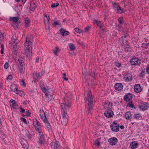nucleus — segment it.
<instances>
[{
  "instance_id": "6e6d98bb",
  "label": "nucleus",
  "mask_w": 149,
  "mask_h": 149,
  "mask_svg": "<svg viewBox=\"0 0 149 149\" xmlns=\"http://www.w3.org/2000/svg\"><path fill=\"white\" fill-rule=\"evenodd\" d=\"M63 77L64 79L66 81H67L68 80V78H66L65 77L66 74L65 73H63Z\"/></svg>"
},
{
  "instance_id": "39448f33",
  "label": "nucleus",
  "mask_w": 149,
  "mask_h": 149,
  "mask_svg": "<svg viewBox=\"0 0 149 149\" xmlns=\"http://www.w3.org/2000/svg\"><path fill=\"white\" fill-rule=\"evenodd\" d=\"M19 41L17 39H14L12 38L10 44L13 45V49L15 51V52L16 51H17V44L18 43Z\"/></svg>"
},
{
  "instance_id": "412c9836",
  "label": "nucleus",
  "mask_w": 149,
  "mask_h": 149,
  "mask_svg": "<svg viewBox=\"0 0 149 149\" xmlns=\"http://www.w3.org/2000/svg\"><path fill=\"white\" fill-rule=\"evenodd\" d=\"M36 5L35 3L31 4L29 8L31 11H33L35 10L36 7Z\"/></svg>"
},
{
  "instance_id": "13d9d810",
  "label": "nucleus",
  "mask_w": 149,
  "mask_h": 149,
  "mask_svg": "<svg viewBox=\"0 0 149 149\" xmlns=\"http://www.w3.org/2000/svg\"><path fill=\"white\" fill-rule=\"evenodd\" d=\"M19 109H20V112H21L22 113H24L25 112V109L23 108H22L21 107H19Z\"/></svg>"
},
{
  "instance_id": "1a4fd4ad",
  "label": "nucleus",
  "mask_w": 149,
  "mask_h": 149,
  "mask_svg": "<svg viewBox=\"0 0 149 149\" xmlns=\"http://www.w3.org/2000/svg\"><path fill=\"white\" fill-rule=\"evenodd\" d=\"M109 142L112 146L116 145L118 142V140L115 137H113L109 139Z\"/></svg>"
},
{
  "instance_id": "0e129e2a",
  "label": "nucleus",
  "mask_w": 149,
  "mask_h": 149,
  "mask_svg": "<svg viewBox=\"0 0 149 149\" xmlns=\"http://www.w3.org/2000/svg\"><path fill=\"white\" fill-rule=\"evenodd\" d=\"M35 127H36V128L38 130H40V125H36V126H34Z\"/></svg>"
},
{
  "instance_id": "e433bc0d",
  "label": "nucleus",
  "mask_w": 149,
  "mask_h": 149,
  "mask_svg": "<svg viewBox=\"0 0 149 149\" xmlns=\"http://www.w3.org/2000/svg\"><path fill=\"white\" fill-rule=\"evenodd\" d=\"M123 18L122 17H120L118 18V20L120 24H122L123 23Z\"/></svg>"
},
{
  "instance_id": "774afa93",
  "label": "nucleus",
  "mask_w": 149,
  "mask_h": 149,
  "mask_svg": "<svg viewBox=\"0 0 149 149\" xmlns=\"http://www.w3.org/2000/svg\"><path fill=\"white\" fill-rule=\"evenodd\" d=\"M148 68H146V71L147 73L149 74V66H148Z\"/></svg>"
},
{
  "instance_id": "37998d69",
  "label": "nucleus",
  "mask_w": 149,
  "mask_h": 149,
  "mask_svg": "<svg viewBox=\"0 0 149 149\" xmlns=\"http://www.w3.org/2000/svg\"><path fill=\"white\" fill-rule=\"evenodd\" d=\"M1 53L2 54L3 53L4 45L3 44H1Z\"/></svg>"
},
{
  "instance_id": "052dcab7",
  "label": "nucleus",
  "mask_w": 149,
  "mask_h": 149,
  "mask_svg": "<svg viewBox=\"0 0 149 149\" xmlns=\"http://www.w3.org/2000/svg\"><path fill=\"white\" fill-rule=\"evenodd\" d=\"M21 119L26 124H27L26 119L23 118H21Z\"/></svg>"
},
{
  "instance_id": "f03ea898",
  "label": "nucleus",
  "mask_w": 149,
  "mask_h": 149,
  "mask_svg": "<svg viewBox=\"0 0 149 149\" xmlns=\"http://www.w3.org/2000/svg\"><path fill=\"white\" fill-rule=\"evenodd\" d=\"M94 97L91 93V91H88L87 94V97L86 99V102L87 105V108L88 109V115L91 113V111L93 109V107L94 105L93 102Z\"/></svg>"
},
{
  "instance_id": "423d86ee",
  "label": "nucleus",
  "mask_w": 149,
  "mask_h": 149,
  "mask_svg": "<svg viewBox=\"0 0 149 149\" xmlns=\"http://www.w3.org/2000/svg\"><path fill=\"white\" fill-rule=\"evenodd\" d=\"M130 61L131 65H137L140 63L141 60L138 58L135 57L132 58Z\"/></svg>"
},
{
  "instance_id": "09e8293b",
  "label": "nucleus",
  "mask_w": 149,
  "mask_h": 149,
  "mask_svg": "<svg viewBox=\"0 0 149 149\" xmlns=\"http://www.w3.org/2000/svg\"><path fill=\"white\" fill-rule=\"evenodd\" d=\"M118 5L116 3H114L113 5V7L114 9L116 10V9L118 7Z\"/></svg>"
},
{
  "instance_id": "9d476101",
  "label": "nucleus",
  "mask_w": 149,
  "mask_h": 149,
  "mask_svg": "<svg viewBox=\"0 0 149 149\" xmlns=\"http://www.w3.org/2000/svg\"><path fill=\"white\" fill-rule=\"evenodd\" d=\"M21 144L23 148H27L28 147L27 142L24 139H22L20 141Z\"/></svg>"
},
{
  "instance_id": "de8ad7c7",
  "label": "nucleus",
  "mask_w": 149,
  "mask_h": 149,
  "mask_svg": "<svg viewBox=\"0 0 149 149\" xmlns=\"http://www.w3.org/2000/svg\"><path fill=\"white\" fill-rule=\"evenodd\" d=\"M90 28V27L88 26L85 27L84 29V30H83V31H84V32H87L88 31Z\"/></svg>"
},
{
  "instance_id": "0eeeda50",
  "label": "nucleus",
  "mask_w": 149,
  "mask_h": 149,
  "mask_svg": "<svg viewBox=\"0 0 149 149\" xmlns=\"http://www.w3.org/2000/svg\"><path fill=\"white\" fill-rule=\"evenodd\" d=\"M111 127L113 131L117 132L119 131V127L118 125L114 122L111 125Z\"/></svg>"
},
{
  "instance_id": "680f3d73",
  "label": "nucleus",
  "mask_w": 149,
  "mask_h": 149,
  "mask_svg": "<svg viewBox=\"0 0 149 149\" xmlns=\"http://www.w3.org/2000/svg\"><path fill=\"white\" fill-rule=\"evenodd\" d=\"M26 113L27 116H30L31 114V113L29 112V110H27L26 111Z\"/></svg>"
},
{
  "instance_id": "69168bd1",
  "label": "nucleus",
  "mask_w": 149,
  "mask_h": 149,
  "mask_svg": "<svg viewBox=\"0 0 149 149\" xmlns=\"http://www.w3.org/2000/svg\"><path fill=\"white\" fill-rule=\"evenodd\" d=\"M114 63V64L116 65H121L120 63H117V62L115 61Z\"/></svg>"
},
{
  "instance_id": "338daca9",
  "label": "nucleus",
  "mask_w": 149,
  "mask_h": 149,
  "mask_svg": "<svg viewBox=\"0 0 149 149\" xmlns=\"http://www.w3.org/2000/svg\"><path fill=\"white\" fill-rule=\"evenodd\" d=\"M39 59H40V58L39 57H37V58L36 59V63L38 62L39 61Z\"/></svg>"
},
{
  "instance_id": "c85d7f7f",
  "label": "nucleus",
  "mask_w": 149,
  "mask_h": 149,
  "mask_svg": "<svg viewBox=\"0 0 149 149\" xmlns=\"http://www.w3.org/2000/svg\"><path fill=\"white\" fill-rule=\"evenodd\" d=\"M11 21H13L14 22H17L18 20V18L17 17H11L10 18Z\"/></svg>"
},
{
  "instance_id": "49530a36",
  "label": "nucleus",
  "mask_w": 149,
  "mask_h": 149,
  "mask_svg": "<svg viewBox=\"0 0 149 149\" xmlns=\"http://www.w3.org/2000/svg\"><path fill=\"white\" fill-rule=\"evenodd\" d=\"M38 132L39 133L40 138L41 139H44V136L43 134H42V133L40 131H39Z\"/></svg>"
},
{
  "instance_id": "dca6fc26",
  "label": "nucleus",
  "mask_w": 149,
  "mask_h": 149,
  "mask_svg": "<svg viewBox=\"0 0 149 149\" xmlns=\"http://www.w3.org/2000/svg\"><path fill=\"white\" fill-rule=\"evenodd\" d=\"M59 31L61 33V35L63 36H65L70 34V33L68 31H65L62 28L60 29Z\"/></svg>"
},
{
  "instance_id": "bb28decb",
  "label": "nucleus",
  "mask_w": 149,
  "mask_h": 149,
  "mask_svg": "<svg viewBox=\"0 0 149 149\" xmlns=\"http://www.w3.org/2000/svg\"><path fill=\"white\" fill-rule=\"evenodd\" d=\"M40 77L39 75V74L38 73H35V74L34 75V78L36 80L35 81H34V82H36V81L37 80L38 81V79L40 78Z\"/></svg>"
},
{
  "instance_id": "473e14b6",
  "label": "nucleus",
  "mask_w": 149,
  "mask_h": 149,
  "mask_svg": "<svg viewBox=\"0 0 149 149\" xmlns=\"http://www.w3.org/2000/svg\"><path fill=\"white\" fill-rule=\"evenodd\" d=\"M69 47L71 50H74L75 49L74 45L72 43H70L69 45Z\"/></svg>"
},
{
  "instance_id": "864d4df0",
  "label": "nucleus",
  "mask_w": 149,
  "mask_h": 149,
  "mask_svg": "<svg viewBox=\"0 0 149 149\" xmlns=\"http://www.w3.org/2000/svg\"><path fill=\"white\" fill-rule=\"evenodd\" d=\"M125 51L128 52L130 50V48L129 47H127L125 48Z\"/></svg>"
},
{
  "instance_id": "9b49d317",
  "label": "nucleus",
  "mask_w": 149,
  "mask_h": 149,
  "mask_svg": "<svg viewBox=\"0 0 149 149\" xmlns=\"http://www.w3.org/2000/svg\"><path fill=\"white\" fill-rule=\"evenodd\" d=\"M104 114L107 117L109 118L113 116V112L110 109L107 110L105 112Z\"/></svg>"
},
{
  "instance_id": "c03bdc74",
  "label": "nucleus",
  "mask_w": 149,
  "mask_h": 149,
  "mask_svg": "<svg viewBox=\"0 0 149 149\" xmlns=\"http://www.w3.org/2000/svg\"><path fill=\"white\" fill-rule=\"evenodd\" d=\"M11 107L13 109H16L17 107V104L15 103V104H13L11 105Z\"/></svg>"
},
{
  "instance_id": "f8f14e48",
  "label": "nucleus",
  "mask_w": 149,
  "mask_h": 149,
  "mask_svg": "<svg viewBox=\"0 0 149 149\" xmlns=\"http://www.w3.org/2000/svg\"><path fill=\"white\" fill-rule=\"evenodd\" d=\"M149 107V104L146 103H145L141 105L139 109L141 110L145 111Z\"/></svg>"
},
{
  "instance_id": "58836bf2",
  "label": "nucleus",
  "mask_w": 149,
  "mask_h": 149,
  "mask_svg": "<svg viewBox=\"0 0 149 149\" xmlns=\"http://www.w3.org/2000/svg\"><path fill=\"white\" fill-rule=\"evenodd\" d=\"M11 91H13L15 92V91H17V92L16 93L17 94H19L20 91L19 90H17V88H15L13 89L12 88V87H11Z\"/></svg>"
},
{
  "instance_id": "2eb2a0df",
  "label": "nucleus",
  "mask_w": 149,
  "mask_h": 149,
  "mask_svg": "<svg viewBox=\"0 0 149 149\" xmlns=\"http://www.w3.org/2000/svg\"><path fill=\"white\" fill-rule=\"evenodd\" d=\"M89 70L88 71L89 72V75L93 77L95 76V69L94 68H91L89 67Z\"/></svg>"
},
{
  "instance_id": "bf43d9fd",
  "label": "nucleus",
  "mask_w": 149,
  "mask_h": 149,
  "mask_svg": "<svg viewBox=\"0 0 149 149\" xmlns=\"http://www.w3.org/2000/svg\"><path fill=\"white\" fill-rule=\"evenodd\" d=\"M1 119H0V132L2 130V125H1Z\"/></svg>"
},
{
  "instance_id": "5701e85b",
  "label": "nucleus",
  "mask_w": 149,
  "mask_h": 149,
  "mask_svg": "<svg viewBox=\"0 0 149 149\" xmlns=\"http://www.w3.org/2000/svg\"><path fill=\"white\" fill-rule=\"evenodd\" d=\"M18 61L19 64H20V65H24V59L22 57H19L18 59Z\"/></svg>"
},
{
  "instance_id": "7ed1b4c3",
  "label": "nucleus",
  "mask_w": 149,
  "mask_h": 149,
  "mask_svg": "<svg viewBox=\"0 0 149 149\" xmlns=\"http://www.w3.org/2000/svg\"><path fill=\"white\" fill-rule=\"evenodd\" d=\"M71 106L70 103L67 100H65L61 104V108L62 111L69 109Z\"/></svg>"
},
{
  "instance_id": "72a5a7b5",
  "label": "nucleus",
  "mask_w": 149,
  "mask_h": 149,
  "mask_svg": "<svg viewBox=\"0 0 149 149\" xmlns=\"http://www.w3.org/2000/svg\"><path fill=\"white\" fill-rule=\"evenodd\" d=\"M44 139L40 138L39 139V141H38V143L41 145L42 144L44 143Z\"/></svg>"
},
{
  "instance_id": "2f4dec72",
  "label": "nucleus",
  "mask_w": 149,
  "mask_h": 149,
  "mask_svg": "<svg viewBox=\"0 0 149 149\" xmlns=\"http://www.w3.org/2000/svg\"><path fill=\"white\" fill-rule=\"evenodd\" d=\"M41 119L43 120L44 123L46 124L47 126H48L49 125V123L47 120V119L46 117H45V118H44Z\"/></svg>"
},
{
  "instance_id": "ea45409f",
  "label": "nucleus",
  "mask_w": 149,
  "mask_h": 149,
  "mask_svg": "<svg viewBox=\"0 0 149 149\" xmlns=\"http://www.w3.org/2000/svg\"><path fill=\"white\" fill-rule=\"evenodd\" d=\"M145 71L142 70L139 76L140 77H143L145 74Z\"/></svg>"
},
{
  "instance_id": "20e7f679",
  "label": "nucleus",
  "mask_w": 149,
  "mask_h": 149,
  "mask_svg": "<svg viewBox=\"0 0 149 149\" xmlns=\"http://www.w3.org/2000/svg\"><path fill=\"white\" fill-rule=\"evenodd\" d=\"M61 111V121L63 125L66 126L68 123V118H67V113H65V111Z\"/></svg>"
},
{
  "instance_id": "5fc2aeb1",
  "label": "nucleus",
  "mask_w": 149,
  "mask_h": 149,
  "mask_svg": "<svg viewBox=\"0 0 149 149\" xmlns=\"http://www.w3.org/2000/svg\"><path fill=\"white\" fill-rule=\"evenodd\" d=\"M120 10H121V7L119 6H118V7L116 9V10H117V12L118 13H120Z\"/></svg>"
},
{
  "instance_id": "f3484780",
  "label": "nucleus",
  "mask_w": 149,
  "mask_h": 149,
  "mask_svg": "<svg viewBox=\"0 0 149 149\" xmlns=\"http://www.w3.org/2000/svg\"><path fill=\"white\" fill-rule=\"evenodd\" d=\"M134 90L135 92L137 93H139L141 91L142 89L139 84H138L135 85Z\"/></svg>"
},
{
  "instance_id": "a211bd4d",
  "label": "nucleus",
  "mask_w": 149,
  "mask_h": 149,
  "mask_svg": "<svg viewBox=\"0 0 149 149\" xmlns=\"http://www.w3.org/2000/svg\"><path fill=\"white\" fill-rule=\"evenodd\" d=\"M125 116L127 120H130L132 119V114L130 111L125 113Z\"/></svg>"
},
{
  "instance_id": "603ef678",
  "label": "nucleus",
  "mask_w": 149,
  "mask_h": 149,
  "mask_svg": "<svg viewBox=\"0 0 149 149\" xmlns=\"http://www.w3.org/2000/svg\"><path fill=\"white\" fill-rule=\"evenodd\" d=\"M12 78L13 77L11 75H9L8 76V77L6 78V79L7 80H11Z\"/></svg>"
},
{
  "instance_id": "7c9ffc66",
  "label": "nucleus",
  "mask_w": 149,
  "mask_h": 149,
  "mask_svg": "<svg viewBox=\"0 0 149 149\" xmlns=\"http://www.w3.org/2000/svg\"><path fill=\"white\" fill-rule=\"evenodd\" d=\"M33 123L34 126L40 125V123L36 120V119H34Z\"/></svg>"
},
{
  "instance_id": "4c0bfd02",
  "label": "nucleus",
  "mask_w": 149,
  "mask_h": 149,
  "mask_svg": "<svg viewBox=\"0 0 149 149\" xmlns=\"http://www.w3.org/2000/svg\"><path fill=\"white\" fill-rule=\"evenodd\" d=\"M141 115L139 113L135 114L134 115V118L139 119L141 117Z\"/></svg>"
},
{
  "instance_id": "4d7b16f0",
  "label": "nucleus",
  "mask_w": 149,
  "mask_h": 149,
  "mask_svg": "<svg viewBox=\"0 0 149 149\" xmlns=\"http://www.w3.org/2000/svg\"><path fill=\"white\" fill-rule=\"evenodd\" d=\"M128 106L130 107H133L134 106L132 104L131 102H129V104H128Z\"/></svg>"
},
{
  "instance_id": "e2e57ef3",
  "label": "nucleus",
  "mask_w": 149,
  "mask_h": 149,
  "mask_svg": "<svg viewBox=\"0 0 149 149\" xmlns=\"http://www.w3.org/2000/svg\"><path fill=\"white\" fill-rule=\"evenodd\" d=\"M59 24V23L56 21H55L54 22V25L55 26H56V25H58Z\"/></svg>"
},
{
  "instance_id": "f257e3e1",
  "label": "nucleus",
  "mask_w": 149,
  "mask_h": 149,
  "mask_svg": "<svg viewBox=\"0 0 149 149\" xmlns=\"http://www.w3.org/2000/svg\"><path fill=\"white\" fill-rule=\"evenodd\" d=\"M33 38V37L32 36H27L26 38V40L24 45V50L25 53L27 57H29L31 55L32 53V41Z\"/></svg>"
},
{
  "instance_id": "aec40b11",
  "label": "nucleus",
  "mask_w": 149,
  "mask_h": 149,
  "mask_svg": "<svg viewBox=\"0 0 149 149\" xmlns=\"http://www.w3.org/2000/svg\"><path fill=\"white\" fill-rule=\"evenodd\" d=\"M125 79L127 81H128L132 79V75L130 74H127L125 76Z\"/></svg>"
},
{
  "instance_id": "f704fd0d",
  "label": "nucleus",
  "mask_w": 149,
  "mask_h": 149,
  "mask_svg": "<svg viewBox=\"0 0 149 149\" xmlns=\"http://www.w3.org/2000/svg\"><path fill=\"white\" fill-rule=\"evenodd\" d=\"M74 30L76 32L79 33H83L84 32V31H83V30H81V29H80L78 28H75L74 29Z\"/></svg>"
},
{
  "instance_id": "c756f323",
  "label": "nucleus",
  "mask_w": 149,
  "mask_h": 149,
  "mask_svg": "<svg viewBox=\"0 0 149 149\" xmlns=\"http://www.w3.org/2000/svg\"><path fill=\"white\" fill-rule=\"evenodd\" d=\"M58 51V47H56L55 49L53 50V52L56 56H58L57 53Z\"/></svg>"
},
{
  "instance_id": "a878e982",
  "label": "nucleus",
  "mask_w": 149,
  "mask_h": 149,
  "mask_svg": "<svg viewBox=\"0 0 149 149\" xmlns=\"http://www.w3.org/2000/svg\"><path fill=\"white\" fill-rule=\"evenodd\" d=\"M87 68H87L85 66H84V67L82 68V72L83 75H85L86 74L87 72L86 69Z\"/></svg>"
},
{
  "instance_id": "cd10ccee",
  "label": "nucleus",
  "mask_w": 149,
  "mask_h": 149,
  "mask_svg": "<svg viewBox=\"0 0 149 149\" xmlns=\"http://www.w3.org/2000/svg\"><path fill=\"white\" fill-rule=\"evenodd\" d=\"M18 69L20 73H22L24 70V66H18Z\"/></svg>"
},
{
  "instance_id": "8fccbe9b",
  "label": "nucleus",
  "mask_w": 149,
  "mask_h": 149,
  "mask_svg": "<svg viewBox=\"0 0 149 149\" xmlns=\"http://www.w3.org/2000/svg\"><path fill=\"white\" fill-rule=\"evenodd\" d=\"M16 103V101L15 100H10V106L12 105L15 104Z\"/></svg>"
},
{
  "instance_id": "a19ab883",
  "label": "nucleus",
  "mask_w": 149,
  "mask_h": 149,
  "mask_svg": "<svg viewBox=\"0 0 149 149\" xmlns=\"http://www.w3.org/2000/svg\"><path fill=\"white\" fill-rule=\"evenodd\" d=\"M0 137L2 140L4 139L5 138H6V136H5L4 134L1 132L0 133Z\"/></svg>"
},
{
  "instance_id": "b1692460",
  "label": "nucleus",
  "mask_w": 149,
  "mask_h": 149,
  "mask_svg": "<svg viewBox=\"0 0 149 149\" xmlns=\"http://www.w3.org/2000/svg\"><path fill=\"white\" fill-rule=\"evenodd\" d=\"M41 87L42 88V91L45 93L46 95L48 96L49 95V93L48 90L45 88H42L41 86Z\"/></svg>"
},
{
  "instance_id": "4be33fe9",
  "label": "nucleus",
  "mask_w": 149,
  "mask_h": 149,
  "mask_svg": "<svg viewBox=\"0 0 149 149\" xmlns=\"http://www.w3.org/2000/svg\"><path fill=\"white\" fill-rule=\"evenodd\" d=\"M40 116L41 119L44 118H45L46 116L45 113L44 111L42 110H40Z\"/></svg>"
},
{
  "instance_id": "6e6552de",
  "label": "nucleus",
  "mask_w": 149,
  "mask_h": 149,
  "mask_svg": "<svg viewBox=\"0 0 149 149\" xmlns=\"http://www.w3.org/2000/svg\"><path fill=\"white\" fill-rule=\"evenodd\" d=\"M52 149H61V148L58 145V142L56 141L55 143L52 142L51 143Z\"/></svg>"
},
{
  "instance_id": "c9c22d12",
  "label": "nucleus",
  "mask_w": 149,
  "mask_h": 149,
  "mask_svg": "<svg viewBox=\"0 0 149 149\" xmlns=\"http://www.w3.org/2000/svg\"><path fill=\"white\" fill-rule=\"evenodd\" d=\"M94 144L98 147L100 146V142L97 140H96L94 141Z\"/></svg>"
},
{
  "instance_id": "a18cd8bd",
  "label": "nucleus",
  "mask_w": 149,
  "mask_h": 149,
  "mask_svg": "<svg viewBox=\"0 0 149 149\" xmlns=\"http://www.w3.org/2000/svg\"><path fill=\"white\" fill-rule=\"evenodd\" d=\"M44 20L45 21L48 22L49 20V17L48 16V17H47V15H45L44 17Z\"/></svg>"
},
{
  "instance_id": "3c124183",
  "label": "nucleus",
  "mask_w": 149,
  "mask_h": 149,
  "mask_svg": "<svg viewBox=\"0 0 149 149\" xmlns=\"http://www.w3.org/2000/svg\"><path fill=\"white\" fill-rule=\"evenodd\" d=\"M21 85L22 86H26V84L24 82V81L23 80V79H22L21 80Z\"/></svg>"
},
{
  "instance_id": "ddd939ff",
  "label": "nucleus",
  "mask_w": 149,
  "mask_h": 149,
  "mask_svg": "<svg viewBox=\"0 0 149 149\" xmlns=\"http://www.w3.org/2000/svg\"><path fill=\"white\" fill-rule=\"evenodd\" d=\"M132 98V95L131 94L128 93L124 97V100L126 102H129Z\"/></svg>"
},
{
  "instance_id": "4468645a",
  "label": "nucleus",
  "mask_w": 149,
  "mask_h": 149,
  "mask_svg": "<svg viewBox=\"0 0 149 149\" xmlns=\"http://www.w3.org/2000/svg\"><path fill=\"white\" fill-rule=\"evenodd\" d=\"M114 87L116 90L119 91L123 89V86L121 83H117L115 84Z\"/></svg>"
},
{
  "instance_id": "6ab92c4d",
  "label": "nucleus",
  "mask_w": 149,
  "mask_h": 149,
  "mask_svg": "<svg viewBox=\"0 0 149 149\" xmlns=\"http://www.w3.org/2000/svg\"><path fill=\"white\" fill-rule=\"evenodd\" d=\"M138 143L135 142H132L130 143V146L132 148L135 149L138 147Z\"/></svg>"
},
{
  "instance_id": "393cba45",
  "label": "nucleus",
  "mask_w": 149,
  "mask_h": 149,
  "mask_svg": "<svg viewBox=\"0 0 149 149\" xmlns=\"http://www.w3.org/2000/svg\"><path fill=\"white\" fill-rule=\"evenodd\" d=\"M25 26L26 27L28 26H29L30 23V20L28 17H26L25 19Z\"/></svg>"
},
{
  "instance_id": "79ce46f5",
  "label": "nucleus",
  "mask_w": 149,
  "mask_h": 149,
  "mask_svg": "<svg viewBox=\"0 0 149 149\" xmlns=\"http://www.w3.org/2000/svg\"><path fill=\"white\" fill-rule=\"evenodd\" d=\"M59 5V4L58 3H57L56 4L54 3L53 4L51 5V6L52 8L57 7Z\"/></svg>"
}]
</instances>
